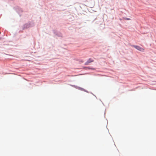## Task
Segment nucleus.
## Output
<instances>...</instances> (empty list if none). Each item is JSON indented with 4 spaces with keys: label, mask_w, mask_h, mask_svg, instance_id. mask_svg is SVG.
Instances as JSON below:
<instances>
[{
    "label": "nucleus",
    "mask_w": 156,
    "mask_h": 156,
    "mask_svg": "<svg viewBox=\"0 0 156 156\" xmlns=\"http://www.w3.org/2000/svg\"><path fill=\"white\" fill-rule=\"evenodd\" d=\"M94 61V60L93 59H92L91 58H89L87 61L85 62V65H88L90 63L93 62Z\"/></svg>",
    "instance_id": "f03ea898"
},
{
    "label": "nucleus",
    "mask_w": 156,
    "mask_h": 156,
    "mask_svg": "<svg viewBox=\"0 0 156 156\" xmlns=\"http://www.w3.org/2000/svg\"><path fill=\"white\" fill-rule=\"evenodd\" d=\"M133 47L137 49V50L141 51L143 52L144 51V49L141 47L137 45H133Z\"/></svg>",
    "instance_id": "f257e3e1"
},
{
    "label": "nucleus",
    "mask_w": 156,
    "mask_h": 156,
    "mask_svg": "<svg viewBox=\"0 0 156 156\" xmlns=\"http://www.w3.org/2000/svg\"><path fill=\"white\" fill-rule=\"evenodd\" d=\"M125 19L126 20H130V19L129 18H125Z\"/></svg>",
    "instance_id": "7ed1b4c3"
}]
</instances>
